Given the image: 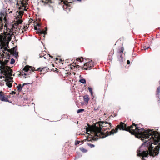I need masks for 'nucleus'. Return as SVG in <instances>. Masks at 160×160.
Returning a JSON list of instances; mask_svg holds the SVG:
<instances>
[{
  "mask_svg": "<svg viewBox=\"0 0 160 160\" xmlns=\"http://www.w3.org/2000/svg\"><path fill=\"white\" fill-rule=\"evenodd\" d=\"M99 122L100 127H96L93 130L95 136L99 138H104L116 133L118 129L126 131L129 132L132 135H139L143 138H148L142 143L137 150V155L142 157V160H146L144 158L147 157L149 155L154 157L158 154L160 148V133L157 131H153L151 129L140 128L134 123L127 128L126 124L121 122L117 126L115 130L113 129L110 131H107L104 132L102 131L101 127H107V124H108L109 126L112 127V124L106 121H100Z\"/></svg>",
  "mask_w": 160,
  "mask_h": 160,
  "instance_id": "f257e3e1",
  "label": "nucleus"
},
{
  "mask_svg": "<svg viewBox=\"0 0 160 160\" xmlns=\"http://www.w3.org/2000/svg\"><path fill=\"white\" fill-rule=\"evenodd\" d=\"M24 2L23 1H20L21 2V5H19L18 3H17L16 5L17 7L18 6L19 11H17L16 12L18 13V15L16 17V23L17 25H19L22 23V21L21 18H22V15L24 12V11H27V5L28 4V0H23Z\"/></svg>",
  "mask_w": 160,
  "mask_h": 160,
  "instance_id": "f03ea898",
  "label": "nucleus"
},
{
  "mask_svg": "<svg viewBox=\"0 0 160 160\" xmlns=\"http://www.w3.org/2000/svg\"><path fill=\"white\" fill-rule=\"evenodd\" d=\"M84 66L87 67L84 68V69L86 70H90L94 66V64L92 62V60L85 62L84 64Z\"/></svg>",
  "mask_w": 160,
  "mask_h": 160,
  "instance_id": "7ed1b4c3",
  "label": "nucleus"
},
{
  "mask_svg": "<svg viewBox=\"0 0 160 160\" xmlns=\"http://www.w3.org/2000/svg\"><path fill=\"white\" fill-rule=\"evenodd\" d=\"M34 29L35 30H36L40 34H43V37H45V35L47 34V32H46L47 31V28H45V30L43 31L41 29L39 28H38L35 26V25H34Z\"/></svg>",
  "mask_w": 160,
  "mask_h": 160,
  "instance_id": "20e7f679",
  "label": "nucleus"
},
{
  "mask_svg": "<svg viewBox=\"0 0 160 160\" xmlns=\"http://www.w3.org/2000/svg\"><path fill=\"white\" fill-rule=\"evenodd\" d=\"M33 67H32L31 66H29L28 65H27L25 66L24 68L23 69V70L25 72H28L29 71L31 72V71H33ZM29 73H30V72H29Z\"/></svg>",
  "mask_w": 160,
  "mask_h": 160,
  "instance_id": "39448f33",
  "label": "nucleus"
},
{
  "mask_svg": "<svg viewBox=\"0 0 160 160\" xmlns=\"http://www.w3.org/2000/svg\"><path fill=\"white\" fill-rule=\"evenodd\" d=\"M0 100H1L2 101H4L6 102H10L8 100V98L5 97V96L4 95V94H3V93L2 94H1V95H0Z\"/></svg>",
  "mask_w": 160,
  "mask_h": 160,
  "instance_id": "423d86ee",
  "label": "nucleus"
},
{
  "mask_svg": "<svg viewBox=\"0 0 160 160\" xmlns=\"http://www.w3.org/2000/svg\"><path fill=\"white\" fill-rule=\"evenodd\" d=\"M18 49V48L17 46H15L13 48V50L14 52V53L13 54V55L16 58H18V52H16V51Z\"/></svg>",
  "mask_w": 160,
  "mask_h": 160,
  "instance_id": "0eeeda50",
  "label": "nucleus"
},
{
  "mask_svg": "<svg viewBox=\"0 0 160 160\" xmlns=\"http://www.w3.org/2000/svg\"><path fill=\"white\" fill-rule=\"evenodd\" d=\"M160 86H159L157 89V90L156 92V95L157 98H158L159 99L158 100V101H160Z\"/></svg>",
  "mask_w": 160,
  "mask_h": 160,
  "instance_id": "6e6552de",
  "label": "nucleus"
},
{
  "mask_svg": "<svg viewBox=\"0 0 160 160\" xmlns=\"http://www.w3.org/2000/svg\"><path fill=\"white\" fill-rule=\"evenodd\" d=\"M118 60L119 61L120 63L121 64H122L123 62V59L122 55L121 54L120 55V56H119V55H118Z\"/></svg>",
  "mask_w": 160,
  "mask_h": 160,
  "instance_id": "1a4fd4ad",
  "label": "nucleus"
},
{
  "mask_svg": "<svg viewBox=\"0 0 160 160\" xmlns=\"http://www.w3.org/2000/svg\"><path fill=\"white\" fill-rule=\"evenodd\" d=\"M83 99L84 101L86 102L87 103H88V101L89 100V96L88 95H86L83 96Z\"/></svg>",
  "mask_w": 160,
  "mask_h": 160,
  "instance_id": "9d476101",
  "label": "nucleus"
},
{
  "mask_svg": "<svg viewBox=\"0 0 160 160\" xmlns=\"http://www.w3.org/2000/svg\"><path fill=\"white\" fill-rule=\"evenodd\" d=\"M4 81L6 82V85L9 88H11L12 87V84L11 82H8L7 79H5Z\"/></svg>",
  "mask_w": 160,
  "mask_h": 160,
  "instance_id": "9b49d317",
  "label": "nucleus"
},
{
  "mask_svg": "<svg viewBox=\"0 0 160 160\" xmlns=\"http://www.w3.org/2000/svg\"><path fill=\"white\" fill-rule=\"evenodd\" d=\"M4 27H5L6 28V30L7 31H8V30H9V32H10L9 33H8V35H10V33H12V28L11 29H10L9 28H8L6 25V24L5 25Z\"/></svg>",
  "mask_w": 160,
  "mask_h": 160,
  "instance_id": "f8f14e48",
  "label": "nucleus"
},
{
  "mask_svg": "<svg viewBox=\"0 0 160 160\" xmlns=\"http://www.w3.org/2000/svg\"><path fill=\"white\" fill-rule=\"evenodd\" d=\"M4 12L2 11L0 13V15L1 16V17H0V23L2 22V17L4 16Z\"/></svg>",
  "mask_w": 160,
  "mask_h": 160,
  "instance_id": "ddd939ff",
  "label": "nucleus"
},
{
  "mask_svg": "<svg viewBox=\"0 0 160 160\" xmlns=\"http://www.w3.org/2000/svg\"><path fill=\"white\" fill-rule=\"evenodd\" d=\"M124 50V48L123 47L121 48V49L117 53V55H119L120 56V55L122 54V53L123 52V51Z\"/></svg>",
  "mask_w": 160,
  "mask_h": 160,
  "instance_id": "4468645a",
  "label": "nucleus"
},
{
  "mask_svg": "<svg viewBox=\"0 0 160 160\" xmlns=\"http://www.w3.org/2000/svg\"><path fill=\"white\" fill-rule=\"evenodd\" d=\"M17 88H18V91L19 92L22 91V85L21 84H19L17 86Z\"/></svg>",
  "mask_w": 160,
  "mask_h": 160,
  "instance_id": "2eb2a0df",
  "label": "nucleus"
},
{
  "mask_svg": "<svg viewBox=\"0 0 160 160\" xmlns=\"http://www.w3.org/2000/svg\"><path fill=\"white\" fill-rule=\"evenodd\" d=\"M79 82L82 84H86V80L83 78L80 79Z\"/></svg>",
  "mask_w": 160,
  "mask_h": 160,
  "instance_id": "dca6fc26",
  "label": "nucleus"
},
{
  "mask_svg": "<svg viewBox=\"0 0 160 160\" xmlns=\"http://www.w3.org/2000/svg\"><path fill=\"white\" fill-rule=\"evenodd\" d=\"M6 79H7L8 82H13L12 80L13 78L12 77H7Z\"/></svg>",
  "mask_w": 160,
  "mask_h": 160,
  "instance_id": "f3484780",
  "label": "nucleus"
},
{
  "mask_svg": "<svg viewBox=\"0 0 160 160\" xmlns=\"http://www.w3.org/2000/svg\"><path fill=\"white\" fill-rule=\"evenodd\" d=\"M80 150L82 151V152L84 153L86 152L88 150L86 149H85L83 147H80Z\"/></svg>",
  "mask_w": 160,
  "mask_h": 160,
  "instance_id": "a211bd4d",
  "label": "nucleus"
},
{
  "mask_svg": "<svg viewBox=\"0 0 160 160\" xmlns=\"http://www.w3.org/2000/svg\"><path fill=\"white\" fill-rule=\"evenodd\" d=\"M82 0H69V3H72L74 2H80Z\"/></svg>",
  "mask_w": 160,
  "mask_h": 160,
  "instance_id": "6ab92c4d",
  "label": "nucleus"
},
{
  "mask_svg": "<svg viewBox=\"0 0 160 160\" xmlns=\"http://www.w3.org/2000/svg\"><path fill=\"white\" fill-rule=\"evenodd\" d=\"M42 2H45V3L48 4V3H52L51 0H45V1H44V0H42Z\"/></svg>",
  "mask_w": 160,
  "mask_h": 160,
  "instance_id": "aec40b11",
  "label": "nucleus"
},
{
  "mask_svg": "<svg viewBox=\"0 0 160 160\" xmlns=\"http://www.w3.org/2000/svg\"><path fill=\"white\" fill-rule=\"evenodd\" d=\"M88 90L89 92H90V93L92 95V97L93 92H92V88L91 87H88Z\"/></svg>",
  "mask_w": 160,
  "mask_h": 160,
  "instance_id": "412c9836",
  "label": "nucleus"
},
{
  "mask_svg": "<svg viewBox=\"0 0 160 160\" xmlns=\"http://www.w3.org/2000/svg\"><path fill=\"white\" fill-rule=\"evenodd\" d=\"M83 58L82 57H81L80 58H78L77 59V61H79L80 62H81L83 61Z\"/></svg>",
  "mask_w": 160,
  "mask_h": 160,
  "instance_id": "4be33fe9",
  "label": "nucleus"
},
{
  "mask_svg": "<svg viewBox=\"0 0 160 160\" xmlns=\"http://www.w3.org/2000/svg\"><path fill=\"white\" fill-rule=\"evenodd\" d=\"M84 111V109H78V110H77V113H80L83 112Z\"/></svg>",
  "mask_w": 160,
  "mask_h": 160,
  "instance_id": "5701e85b",
  "label": "nucleus"
},
{
  "mask_svg": "<svg viewBox=\"0 0 160 160\" xmlns=\"http://www.w3.org/2000/svg\"><path fill=\"white\" fill-rule=\"evenodd\" d=\"M114 50H112L111 52H110L108 56H112V55L114 54Z\"/></svg>",
  "mask_w": 160,
  "mask_h": 160,
  "instance_id": "b1692460",
  "label": "nucleus"
},
{
  "mask_svg": "<svg viewBox=\"0 0 160 160\" xmlns=\"http://www.w3.org/2000/svg\"><path fill=\"white\" fill-rule=\"evenodd\" d=\"M15 59L13 58H12L11 59L10 63L11 64H13L15 63Z\"/></svg>",
  "mask_w": 160,
  "mask_h": 160,
  "instance_id": "393cba45",
  "label": "nucleus"
},
{
  "mask_svg": "<svg viewBox=\"0 0 160 160\" xmlns=\"http://www.w3.org/2000/svg\"><path fill=\"white\" fill-rule=\"evenodd\" d=\"M80 142L81 141H80L76 140L75 142V145L76 146L78 145V144H79Z\"/></svg>",
  "mask_w": 160,
  "mask_h": 160,
  "instance_id": "a878e982",
  "label": "nucleus"
},
{
  "mask_svg": "<svg viewBox=\"0 0 160 160\" xmlns=\"http://www.w3.org/2000/svg\"><path fill=\"white\" fill-rule=\"evenodd\" d=\"M88 146L90 147L91 148H93L95 147V145L94 144H92L91 143H88Z\"/></svg>",
  "mask_w": 160,
  "mask_h": 160,
  "instance_id": "bb28decb",
  "label": "nucleus"
},
{
  "mask_svg": "<svg viewBox=\"0 0 160 160\" xmlns=\"http://www.w3.org/2000/svg\"><path fill=\"white\" fill-rule=\"evenodd\" d=\"M12 72H13V71L12 69H10L9 71H8V73L10 75L13 76H14V74H13V75H12Z\"/></svg>",
  "mask_w": 160,
  "mask_h": 160,
  "instance_id": "cd10ccee",
  "label": "nucleus"
},
{
  "mask_svg": "<svg viewBox=\"0 0 160 160\" xmlns=\"http://www.w3.org/2000/svg\"><path fill=\"white\" fill-rule=\"evenodd\" d=\"M34 24L35 25V26L38 27H40L41 26V24L38 23L36 22Z\"/></svg>",
  "mask_w": 160,
  "mask_h": 160,
  "instance_id": "c85d7f7f",
  "label": "nucleus"
},
{
  "mask_svg": "<svg viewBox=\"0 0 160 160\" xmlns=\"http://www.w3.org/2000/svg\"><path fill=\"white\" fill-rule=\"evenodd\" d=\"M3 51H8L7 46H6L3 48Z\"/></svg>",
  "mask_w": 160,
  "mask_h": 160,
  "instance_id": "c756f323",
  "label": "nucleus"
},
{
  "mask_svg": "<svg viewBox=\"0 0 160 160\" xmlns=\"http://www.w3.org/2000/svg\"><path fill=\"white\" fill-rule=\"evenodd\" d=\"M23 75L24 76H27L28 77V76L29 75V73H27L26 72H25L24 71Z\"/></svg>",
  "mask_w": 160,
  "mask_h": 160,
  "instance_id": "7c9ffc66",
  "label": "nucleus"
},
{
  "mask_svg": "<svg viewBox=\"0 0 160 160\" xmlns=\"http://www.w3.org/2000/svg\"><path fill=\"white\" fill-rule=\"evenodd\" d=\"M143 49H144V50H146V49H147L149 48H150V47H146V46H144L143 47Z\"/></svg>",
  "mask_w": 160,
  "mask_h": 160,
  "instance_id": "2f4dec72",
  "label": "nucleus"
},
{
  "mask_svg": "<svg viewBox=\"0 0 160 160\" xmlns=\"http://www.w3.org/2000/svg\"><path fill=\"white\" fill-rule=\"evenodd\" d=\"M108 60H110V61L112 60V56H108Z\"/></svg>",
  "mask_w": 160,
  "mask_h": 160,
  "instance_id": "473e14b6",
  "label": "nucleus"
},
{
  "mask_svg": "<svg viewBox=\"0 0 160 160\" xmlns=\"http://www.w3.org/2000/svg\"><path fill=\"white\" fill-rule=\"evenodd\" d=\"M28 84V83H24L22 85V88H23V87L25 85H27Z\"/></svg>",
  "mask_w": 160,
  "mask_h": 160,
  "instance_id": "72a5a7b5",
  "label": "nucleus"
},
{
  "mask_svg": "<svg viewBox=\"0 0 160 160\" xmlns=\"http://www.w3.org/2000/svg\"><path fill=\"white\" fill-rule=\"evenodd\" d=\"M12 94H14V95H15V94H16V92H15V91H12Z\"/></svg>",
  "mask_w": 160,
  "mask_h": 160,
  "instance_id": "f704fd0d",
  "label": "nucleus"
},
{
  "mask_svg": "<svg viewBox=\"0 0 160 160\" xmlns=\"http://www.w3.org/2000/svg\"><path fill=\"white\" fill-rule=\"evenodd\" d=\"M2 81H0V85L2 86H3L4 84L3 83H2Z\"/></svg>",
  "mask_w": 160,
  "mask_h": 160,
  "instance_id": "c9c22d12",
  "label": "nucleus"
},
{
  "mask_svg": "<svg viewBox=\"0 0 160 160\" xmlns=\"http://www.w3.org/2000/svg\"><path fill=\"white\" fill-rule=\"evenodd\" d=\"M59 63H61L63 62V60L61 59H59Z\"/></svg>",
  "mask_w": 160,
  "mask_h": 160,
  "instance_id": "e433bc0d",
  "label": "nucleus"
},
{
  "mask_svg": "<svg viewBox=\"0 0 160 160\" xmlns=\"http://www.w3.org/2000/svg\"><path fill=\"white\" fill-rule=\"evenodd\" d=\"M130 63V61L129 60H128L127 61V64H129Z\"/></svg>",
  "mask_w": 160,
  "mask_h": 160,
  "instance_id": "4c0bfd02",
  "label": "nucleus"
},
{
  "mask_svg": "<svg viewBox=\"0 0 160 160\" xmlns=\"http://www.w3.org/2000/svg\"><path fill=\"white\" fill-rule=\"evenodd\" d=\"M39 58H42L43 57V56H42V54H39Z\"/></svg>",
  "mask_w": 160,
  "mask_h": 160,
  "instance_id": "58836bf2",
  "label": "nucleus"
},
{
  "mask_svg": "<svg viewBox=\"0 0 160 160\" xmlns=\"http://www.w3.org/2000/svg\"><path fill=\"white\" fill-rule=\"evenodd\" d=\"M38 71H42V69H41V68H39L38 69Z\"/></svg>",
  "mask_w": 160,
  "mask_h": 160,
  "instance_id": "ea45409f",
  "label": "nucleus"
},
{
  "mask_svg": "<svg viewBox=\"0 0 160 160\" xmlns=\"http://www.w3.org/2000/svg\"><path fill=\"white\" fill-rule=\"evenodd\" d=\"M2 77L3 78H5V79L7 77H8L6 76L5 75L4 76H2Z\"/></svg>",
  "mask_w": 160,
  "mask_h": 160,
  "instance_id": "a19ab883",
  "label": "nucleus"
},
{
  "mask_svg": "<svg viewBox=\"0 0 160 160\" xmlns=\"http://www.w3.org/2000/svg\"><path fill=\"white\" fill-rule=\"evenodd\" d=\"M48 55H49V56L51 57V58H53V56H50V55L49 54H48Z\"/></svg>",
  "mask_w": 160,
  "mask_h": 160,
  "instance_id": "79ce46f5",
  "label": "nucleus"
},
{
  "mask_svg": "<svg viewBox=\"0 0 160 160\" xmlns=\"http://www.w3.org/2000/svg\"><path fill=\"white\" fill-rule=\"evenodd\" d=\"M79 157L77 156L75 157V160L76 159H77V158H78Z\"/></svg>",
  "mask_w": 160,
  "mask_h": 160,
  "instance_id": "37998d69",
  "label": "nucleus"
},
{
  "mask_svg": "<svg viewBox=\"0 0 160 160\" xmlns=\"http://www.w3.org/2000/svg\"><path fill=\"white\" fill-rule=\"evenodd\" d=\"M55 59L56 60H59V59L58 58H55Z\"/></svg>",
  "mask_w": 160,
  "mask_h": 160,
  "instance_id": "c03bdc74",
  "label": "nucleus"
},
{
  "mask_svg": "<svg viewBox=\"0 0 160 160\" xmlns=\"http://www.w3.org/2000/svg\"><path fill=\"white\" fill-rule=\"evenodd\" d=\"M40 54H42V56L43 57H44V54L42 53H40Z\"/></svg>",
  "mask_w": 160,
  "mask_h": 160,
  "instance_id": "a18cd8bd",
  "label": "nucleus"
},
{
  "mask_svg": "<svg viewBox=\"0 0 160 160\" xmlns=\"http://www.w3.org/2000/svg\"><path fill=\"white\" fill-rule=\"evenodd\" d=\"M43 57V58H44V59H46V57H44V56Z\"/></svg>",
  "mask_w": 160,
  "mask_h": 160,
  "instance_id": "49530a36",
  "label": "nucleus"
},
{
  "mask_svg": "<svg viewBox=\"0 0 160 160\" xmlns=\"http://www.w3.org/2000/svg\"><path fill=\"white\" fill-rule=\"evenodd\" d=\"M12 0H9V2H12Z\"/></svg>",
  "mask_w": 160,
  "mask_h": 160,
  "instance_id": "de8ad7c7",
  "label": "nucleus"
},
{
  "mask_svg": "<svg viewBox=\"0 0 160 160\" xmlns=\"http://www.w3.org/2000/svg\"><path fill=\"white\" fill-rule=\"evenodd\" d=\"M77 67H80V66H79V65H77Z\"/></svg>",
  "mask_w": 160,
  "mask_h": 160,
  "instance_id": "09e8293b",
  "label": "nucleus"
},
{
  "mask_svg": "<svg viewBox=\"0 0 160 160\" xmlns=\"http://www.w3.org/2000/svg\"><path fill=\"white\" fill-rule=\"evenodd\" d=\"M74 64H75V65H76V62H75Z\"/></svg>",
  "mask_w": 160,
  "mask_h": 160,
  "instance_id": "8fccbe9b",
  "label": "nucleus"
},
{
  "mask_svg": "<svg viewBox=\"0 0 160 160\" xmlns=\"http://www.w3.org/2000/svg\"><path fill=\"white\" fill-rule=\"evenodd\" d=\"M116 114H115V115H114V117H115V116H116Z\"/></svg>",
  "mask_w": 160,
  "mask_h": 160,
  "instance_id": "3c124183",
  "label": "nucleus"
},
{
  "mask_svg": "<svg viewBox=\"0 0 160 160\" xmlns=\"http://www.w3.org/2000/svg\"><path fill=\"white\" fill-rule=\"evenodd\" d=\"M108 129L109 130H110V128H108Z\"/></svg>",
  "mask_w": 160,
  "mask_h": 160,
  "instance_id": "603ef678",
  "label": "nucleus"
},
{
  "mask_svg": "<svg viewBox=\"0 0 160 160\" xmlns=\"http://www.w3.org/2000/svg\"><path fill=\"white\" fill-rule=\"evenodd\" d=\"M3 52L4 53H5V52L4 51H3Z\"/></svg>",
  "mask_w": 160,
  "mask_h": 160,
  "instance_id": "864d4df0",
  "label": "nucleus"
},
{
  "mask_svg": "<svg viewBox=\"0 0 160 160\" xmlns=\"http://www.w3.org/2000/svg\"><path fill=\"white\" fill-rule=\"evenodd\" d=\"M159 84H160V81H159Z\"/></svg>",
  "mask_w": 160,
  "mask_h": 160,
  "instance_id": "5fc2aeb1",
  "label": "nucleus"
},
{
  "mask_svg": "<svg viewBox=\"0 0 160 160\" xmlns=\"http://www.w3.org/2000/svg\"><path fill=\"white\" fill-rule=\"evenodd\" d=\"M78 123V121H77V123Z\"/></svg>",
  "mask_w": 160,
  "mask_h": 160,
  "instance_id": "6e6d98bb",
  "label": "nucleus"
}]
</instances>
